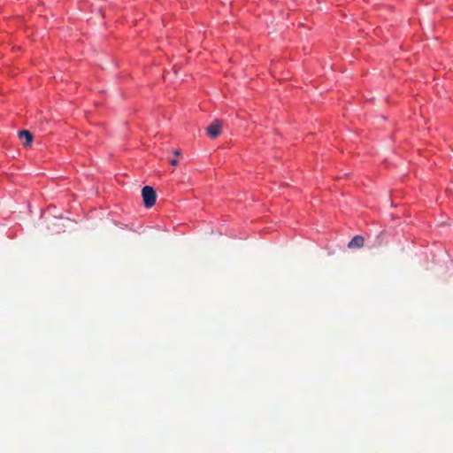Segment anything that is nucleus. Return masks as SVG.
<instances>
[{
    "label": "nucleus",
    "mask_w": 453,
    "mask_h": 453,
    "mask_svg": "<svg viewBox=\"0 0 453 453\" xmlns=\"http://www.w3.org/2000/svg\"><path fill=\"white\" fill-rule=\"evenodd\" d=\"M173 154H174L175 156H180L181 152H180V150H173Z\"/></svg>",
    "instance_id": "423d86ee"
},
{
    "label": "nucleus",
    "mask_w": 453,
    "mask_h": 453,
    "mask_svg": "<svg viewBox=\"0 0 453 453\" xmlns=\"http://www.w3.org/2000/svg\"><path fill=\"white\" fill-rule=\"evenodd\" d=\"M170 164L172 165H177L179 164V161L177 159H172L170 160Z\"/></svg>",
    "instance_id": "39448f33"
},
{
    "label": "nucleus",
    "mask_w": 453,
    "mask_h": 453,
    "mask_svg": "<svg viewBox=\"0 0 453 453\" xmlns=\"http://www.w3.org/2000/svg\"><path fill=\"white\" fill-rule=\"evenodd\" d=\"M221 132V124L219 121L215 120L213 121L208 127H207V134L211 138H216L219 135Z\"/></svg>",
    "instance_id": "7ed1b4c3"
},
{
    "label": "nucleus",
    "mask_w": 453,
    "mask_h": 453,
    "mask_svg": "<svg viewBox=\"0 0 453 453\" xmlns=\"http://www.w3.org/2000/svg\"><path fill=\"white\" fill-rule=\"evenodd\" d=\"M365 244V239L361 235H356L352 238V240L349 242L348 247L349 249H359L362 248Z\"/></svg>",
    "instance_id": "20e7f679"
},
{
    "label": "nucleus",
    "mask_w": 453,
    "mask_h": 453,
    "mask_svg": "<svg viewBox=\"0 0 453 453\" xmlns=\"http://www.w3.org/2000/svg\"><path fill=\"white\" fill-rule=\"evenodd\" d=\"M18 135L24 147L28 148L32 145L34 140L32 133L27 130H21L19 132Z\"/></svg>",
    "instance_id": "f03ea898"
},
{
    "label": "nucleus",
    "mask_w": 453,
    "mask_h": 453,
    "mask_svg": "<svg viewBox=\"0 0 453 453\" xmlns=\"http://www.w3.org/2000/svg\"><path fill=\"white\" fill-rule=\"evenodd\" d=\"M142 196L145 207L150 208L156 203L157 195L154 188L150 186H145L142 189Z\"/></svg>",
    "instance_id": "f257e3e1"
}]
</instances>
